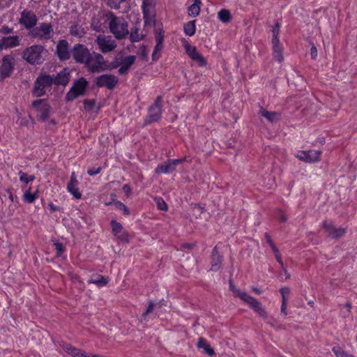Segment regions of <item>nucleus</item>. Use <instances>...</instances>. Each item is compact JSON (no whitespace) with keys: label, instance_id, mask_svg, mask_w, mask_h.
<instances>
[{"label":"nucleus","instance_id":"obj_1","mask_svg":"<svg viewBox=\"0 0 357 357\" xmlns=\"http://www.w3.org/2000/svg\"><path fill=\"white\" fill-rule=\"evenodd\" d=\"M102 18L105 22L109 21V31L116 39H123L129 34L128 24L123 17L108 11L102 14Z\"/></svg>","mask_w":357,"mask_h":357},{"label":"nucleus","instance_id":"obj_2","mask_svg":"<svg viewBox=\"0 0 357 357\" xmlns=\"http://www.w3.org/2000/svg\"><path fill=\"white\" fill-rule=\"evenodd\" d=\"M43 52H47L43 46L34 45L24 50L22 58L31 65H39L45 61Z\"/></svg>","mask_w":357,"mask_h":357},{"label":"nucleus","instance_id":"obj_3","mask_svg":"<svg viewBox=\"0 0 357 357\" xmlns=\"http://www.w3.org/2000/svg\"><path fill=\"white\" fill-rule=\"evenodd\" d=\"M54 33L53 26L51 23L42 22L35 26L29 32L30 36L38 38L40 40H49Z\"/></svg>","mask_w":357,"mask_h":357},{"label":"nucleus","instance_id":"obj_4","mask_svg":"<svg viewBox=\"0 0 357 357\" xmlns=\"http://www.w3.org/2000/svg\"><path fill=\"white\" fill-rule=\"evenodd\" d=\"M91 58L84 64V67L91 73H100L106 69L107 65L102 55L92 52Z\"/></svg>","mask_w":357,"mask_h":357},{"label":"nucleus","instance_id":"obj_5","mask_svg":"<svg viewBox=\"0 0 357 357\" xmlns=\"http://www.w3.org/2000/svg\"><path fill=\"white\" fill-rule=\"evenodd\" d=\"M162 100V96H158L155 98L154 103L149 107L148 114L144 120V126L158 122L161 119L162 107L161 104Z\"/></svg>","mask_w":357,"mask_h":357},{"label":"nucleus","instance_id":"obj_6","mask_svg":"<svg viewBox=\"0 0 357 357\" xmlns=\"http://www.w3.org/2000/svg\"><path fill=\"white\" fill-rule=\"evenodd\" d=\"M73 58L77 63L84 64L91 57L89 49L82 44H76L71 50Z\"/></svg>","mask_w":357,"mask_h":357},{"label":"nucleus","instance_id":"obj_7","mask_svg":"<svg viewBox=\"0 0 357 357\" xmlns=\"http://www.w3.org/2000/svg\"><path fill=\"white\" fill-rule=\"evenodd\" d=\"M18 22L30 31L37 24L38 17L33 11L25 9L21 13Z\"/></svg>","mask_w":357,"mask_h":357},{"label":"nucleus","instance_id":"obj_8","mask_svg":"<svg viewBox=\"0 0 357 357\" xmlns=\"http://www.w3.org/2000/svg\"><path fill=\"white\" fill-rule=\"evenodd\" d=\"M32 106L35 107L38 112V120L43 122L46 121L49 117L51 109V107L47 103L46 100H36L32 102Z\"/></svg>","mask_w":357,"mask_h":357},{"label":"nucleus","instance_id":"obj_9","mask_svg":"<svg viewBox=\"0 0 357 357\" xmlns=\"http://www.w3.org/2000/svg\"><path fill=\"white\" fill-rule=\"evenodd\" d=\"M15 64V59L12 55L4 56L0 66V77L1 79L9 77L13 72Z\"/></svg>","mask_w":357,"mask_h":357},{"label":"nucleus","instance_id":"obj_10","mask_svg":"<svg viewBox=\"0 0 357 357\" xmlns=\"http://www.w3.org/2000/svg\"><path fill=\"white\" fill-rule=\"evenodd\" d=\"M100 50L103 53L110 52L116 47V43L110 36L99 35L96 40Z\"/></svg>","mask_w":357,"mask_h":357},{"label":"nucleus","instance_id":"obj_11","mask_svg":"<svg viewBox=\"0 0 357 357\" xmlns=\"http://www.w3.org/2000/svg\"><path fill=\"white\" fill-rule=\"evenodd\" d=\"M185 158L169 159L158 165L155 169L156 174H169L176 170V167L181 164Z\"/></svg>","mask_w":357,"mask_h":357},{"label":"nucleus","instance_id":"obj_12","mask_svg":"<svg viewBox=\"0 0 357 357\" xmlns=\"http://www.w3.org/2000/svg\"><path fill=\"white\" fill-rule=\"evenodd\" d=\"M322 227L328 234V236L334 239H338L346 234V229L344 228H337L332 222H329L327 220L324 221Z\"/></svg>","mask_w":357,"mask_h":357},{"label":"nucleus","instance_id":"obj_13","mask_svg":"<svg viewBox=\"0 0 357 357\" xmlns=\"http://www.w3.org/2000/svg\"><path fill=\"white\" fill-rule=\"evenodd\" d=\"M321 151L309 150L299 151L296 157L305 162H317L320 160Z\"/></svg>","mask_w":357,"mask_h":357},{"label":"nucleus","instance_id":"obj_14","mask_svg":"<svg viewBox=\"0 0 357 357\" xmlns=\"http://www.w3.org/2000/svg\"><path fill=\"white\" fill-rule=\"evenodd\" d=\"M56 54L60 60L66 61L70 58L71 51H69V45L67 40H61L56 45Z\"/></svg>","mask_w":357,"mask_h":357},{"label":"nucleus","instance_id":"obj_15","mask_svg":"<svg viewBox=\"0 0 357 357\" xmlns=\"http://www.w3.org/2000/svg\"><path fill=\"white\" fill-rule=\"evenodd\" d=\"M118 82V78L112 75H102L97 78L96 84L98 87L112 89Z\"/></svg>","mask_w":357,"mask_h":357},{"label":"nucleus","instance_id":"obj_16","mask_svg":"<svg viewBox=\"0 0 357 357\" xmlns=\"http://www.w3.org/2000/svg\"><path fill=\"white\" fill-rule=\"evenodd\" d=\"M223 256L218 250V246L215 245L211 252V268L210 271L216 272L221 268Z\"/></svg>","mask_w":357,"mask_h":357},{"label":"nucleus","instance_id":"obj_17","mask_svg":"<svg viewBox=\"0 0 357 357\" xmlns=\"http://www.w3.org/2000/svg\"><path fill=\"white\" fill-rule=\"evenodd\" d=\"M54 84V75L41 74L36 81L34 89H43L50 87Z\"/></svg>","mask_w":357,"mask_h":357},{"label":"nucleus","instance_id":"obj_18","mask_svg":"<svg viewBox=\"0 0 357 357\" xmlns=\"http://www.w3.org/2000/svg\"><path fill=\"white\" fill-rule=\"evenodd\" d=\"M112 234L119 239L123 241H128V235L123 231L121 224L114 220L110 222Z\"/></svg>","mask_w":357,"mask_h":357},{"label":"nucleus","instance_id":"obj_19","mask_svg":"<svg viewBox=\"0 0 357 357\" xmlns=\"http://www.w3.org/2000/svg\"><path fill=\"white\" fill-rule=\"evenodd\" d=\"M78 183L79 182L77 179L75 173L73 172L71 174L70 180L68 183L67 190L77 199H79L82 197V193L77 188Z\"/></svg>","mask_w":357,"mask_h":357},{"label":"nucleus","instance_id":"obj_20","mask_svg":"<svg viewBox=\"0 0 357 357\" xmlns=\"http://www.w3.org/2000/svg\"><path fill=\"white\" fill-rule=\"evenodd\" d=\"M70 71L65 68L58 73L56 76L54 75V84L66 86L70 81Z\"/></svg>","mask_w":357,"mask_h":357},{"label":"nucleus","instance_id":"obj_21","mask_svg":"<svg viewBox=\"0 0 357 357\" xmlns=\"http://www.w3.org/2000/svg\"><path fill=\"white\" fill-rule=\"evenodd\" d=\"M2 50L15 47L20 45V38L18 36H4L1 38Z\"/></svg>","mask_w":357,"mask_h":357},{"label":"nucleus","instance_id":"obj_22","mask_svg":"<svg viewBox=\"0 0 357 357\" xmlns=\"http://www.w3.org/2000/svg\"><path fill=\"white\" fill-rule=\"evenodd\" d=\"M135 56L130 55L124 57L121 62V66L119 69V73L120 75L126 74L130 67L134 63L135 61Z\"/></svg>","mask_w":357,"mask_h":357},{"label":"nucleus","instance_id":"obj_23","mask_svg":"<svg viewBox=\"0 0 357 357\" xmlns=\"http://www.w3.org/2000/svg\"><path fill=\"white\" fill-rule=\"evenodd\" d=\"M273 44V56L274 59L278 62H282L284 59L283 57V47L280 42L272 43Z\"/></svg>","mask_w":357,"mask_h":357},{"label":"nucleus","instance_id":"obj_24","mask_svg":"<svg viewBox=\"0 0 357 357\" xmlns=\"http://www.w3.org/2000/svg\"><path fill=\"white\" fill-rule=\"evenodd\" d=\"M197 347L204 349L205 353L210 356H213L215 354L213 349L211 347L210 344L203 337H200L198 340Z\"/></svg>","mask_w":357,"mask_h":357},{"label":"nucleus","instance_id":"obj_25","mask_svg":"<svg viewBox=\"0 0 357 357\" xmlns=\"http://www.w3.org/2000/svg\"><path fill=\"white\" fill-rule=\"evenodd\" d=\"M259 114L261 116H262L264 118H266L270 122H273L279 116V114L278 113L272 112H268V111L266 110L265 109H264L262 107H260V109H259Z\"/></svg>","mask_w":357,"mask_h":357},{"label":"nucleus","instance_id":"obj_26","mask_svg":"<svg viewBox=\"0 0 357 357\" xmlns=\"http://www.w3.org/2000/svg\"><path fill=\"white\" fill-rule=\"evenodd\" d=\"M201 0H195L193 4L188 8L189 15L196 17L199 14Z\"/></svg>","mask_w":357,"mask_h":357},{"label":"nucleus","instance_id":"obj_27","mask_svg":"<svg viewBox=\"0 0 357 357\" xmlns=\"http://www.w3.org/2000/svg\"><path fill=\"white\" fill-rule=\"evenodd\" d=\"M102 17V15L100 17V18L93 17L91 20V28L93 29V30L97 32L104 31V28H105V26L101 22V20H103Z\"/></svg>","mask_w":357,"mask_h":357},{"label":"nucleus","instance_id":"obj_28","mask_svg":"<svg viewBox=\"0 0 357 357\" xmlns=\"http://www.w3.org/2000/svg\"><path fill=\"white\" fill-rule=\"evenodd\" d=\"M183 30L187 36H192L195 33V20L188 22L184 25Z\"/></svg>","mask_w":357,"mask_h":357},{"label":"nucleus","instance_id":"obj_29","mask_svg":"<svg viewBox=\"0 0 357 357\" xmlns=\"http://www.w3.org/2000/svg\"><path fill=\"white\" fill-rule=\"evenodd\" d=\"M23 197L24 202L29 204H32L38 198V191L36 190L35 192L31 193V189L29 188L24 192Z\"/></svg>","mask_w":357,"mask_h":357},{"label":"nucleus","instance_id":"obj_30","mask_svg":"<svg viewBox=\"0 0 357 357\" xmlns=\"http://www.w3.org/2000/svg\"><path fill=\"white\" fill-rule=\"evenodd\" d=\"M88 85V82L84 77H81L77 80H75L70 88V89H86Z\"/></svg>","mask_w":357,"mask_h":357},{"label":"nucleus","instance_id":"obj_31","mask_svg":"<svg viewBox=\"0 0 357 357\" xmlns=\"http://www.w3.org/2000/svg\"><path fill=\"white\" fill-rule=\"evenodd\" d=\"M219 20L224 23H227L231 20V16L229 10L221 9L218 12Z\"/></svg>","mask_w":357,"mask_h":357},{"label":"nucleus","instance_id":"obj_32","mask_svg":"<svg viewBox=\"0 0 357 357\" xmlns=\"http://www.w3.org/2000/svg\"><path fill=\"white\" fill-rule=\"evenodd\" d=\"M250 307L255 311H256L257 313H259L260 316H261V317L267 316L266 312L261 307L260 303L257 299H255V301L252 304H250Z\"/></svg>","mask_w":357,"mask_h":357},{"label":"nucleus","instance_id":"obj_33","mask_svg":"<svg viewBox=\"0 0 357 357\" xmlns=\"http://www.w3.org/2000/svg\"><path fill=\"white\" fill-rule=\"evenodd\" d=\"M85 91H68L66 97V100L72 101L80 96H84L85 94Z\"/></svg>","mask_w":357,"mask_h":357},{"label":"nucleus","instance_id":"obj_34","mask_svg":"<svg viewBox=\"0 0 357 357\" xmlns=\"http://www.w3.org/2000/svg\"><path fill=\"white\" fill-rule=\"evenodd\" d=\"M91 282L96 284L98 287H104L108 283V279L107 278L99 275L96 279L91 280Z\"/></svg>","mask_w":357,"mask_h":357},{"label":"nucleus","instance_id":"obj_35","mask_svg":"<svg viewBox=\"0 0 357 357\" xmlns=\"http://www.w3.org/2000/svg\"><path fill=\"white\" fill-rule=\"evenodd\" d=\"M143 38V35L139 33V29H135L134 31H131V33L130 34V40L131 42H138L141 40Z\"/></svg>","mask_w":357,"mask_h":357},{"label":"nucleus","instance_id":"obj_36","mask_svg":"<svg viewBox=\"0 0 357 357\" xmlns=\"http://www.w3.org/2000/svg\"><path fill=\"white\" fill-rule=\"evenodd\" d=\"M128 0H107V6L112 9L118 10L121 7V3Z\"/></svg>","mask_w":357,"mask_h":357},{"label":"nucleus","instance_id":"obj_37","mask_svg":"<svg viewBox=\"0 0 357 357\" xmlns=\"http://www.w3.org/2000/svg\"><path fill=\"white\" fill-rule=\"evenodd\" d=\"M96 105V101L95 99L84 100V109H86L88 112H91Z\"/></svg>","mask_w":357,"mask_h":357},{"label":"nucleus","instance_id":"obj_38","mask_svg":"<svg viewBox=\"0 0 357 357\" xmlns=\"http://www.w3.org/2000/svg\"><path fill=\"white\" fill-rule=\"evenodd\" d=\"M272 33H273L272 43H277L278 42H280V39H279L280 24H279V23H276L275 25L273 27Z\"/></svg>","mask_w":357,"mask_h":357},{"label":"nucleus","instance_id":"obj_39","mask_svg":"<svg viewBox=\"0 0 357 357\" xmlns=\"http://www.w3.org/2000/svg\"><path fill=\"white\" fill-rule=\"evenodd\" d=\"M185 50H186V53L188 54V55L192 60L199 54V52L197 51L196 47H192L190 45H185Z\"/></svg>","mask_w":357,"mask_h":357},{"label":"nucleus","instance_id":"obj_40","mask_svg":"<svg viewBox=\"0 0 357 357\" xmlns=\"http://www.w3.org/2000/svg\"><path fill=\"white\" fill-rule=\"evenodd\" d=\"M56 251V257H60L65 251V247L62 243L56 242L54 243Z\"/></svg>","mask_w":357,"mask_h":357},{"label":"nucleus","instance_id":"obj_41","mask_svg":"<svg viewBox=\"0 0 357 357\" xmlns=\"http://www.w3.org/2000/svg\"><path fill=\"white\" fill-rule=\"evenodd\" d=\"M155 200L159 209L162 211L167 210V205L162 197H155Z\"/></svg>","mask_w":357,"mask_h":357},{"label":"nucleus","instance_id":"obj_42","mask_svg":"<svg viewBox=\"0 0 357 357\" xmlns=\"http://www.w3.org/2000/svg\"><path fill=\"white\" fill-rule=\"evenodd\" d=\"M332 350L337 357H346L347 355L340 347H333Z\"/></svg>","mask_w":357,"mask_h":357},{"label":"nucleus","instance_id":"obj_43","mask_svg":"<svg viewBox=\"0 0 357 357\" xmlns=\"http://www.w3.org/2000/svg\"><path fill=\"white\" fill-rule=\"evenodd\" d=\"M114 204L117 208L122 210L123 211L124 215H130V211L125 204H123L121 202H116L114 203Z\"/></svg>","mask_w":357,"mask_h":357},{"label":"nucleus","instance_id":"obj_44","mask_svg":"<svg viewBox=\"0 0 357 357\" xmlns=\"http://www.w3.org/2000/svg\"><path fill=\"white\" fill-rule=\"evenodd\" d=\"M155 306V303L154 301H149L148 302V306H147V308L146 310V311L142 313V317H146L149 314H150L151 312H152L153 311V309Z\"/></svg>","mask_w":357,"mask_h":357},{"label":"nucleus","instance_id":"obj_45","mask_svg":"<svg viewBox=\"0 0 357 357\" xmlns=\"http://www.w3.org/2000/svg\"><path fill=\"white\" fill-rule=\"evenodd\" d=\"M155 39L156 43L162 44L164 40V35L162 31L155 30Z\"/></svg>","mask_w":357,"mask_h":357},{"label":"nucleus","instance_id":"obj_46","mask_svg":"<svg viewBox=\"0 0 357 357\" xmlns=\"http://www.w3.org/2000/svg\"><path fill=\"white\" fill-rule=\"evenodd\" d=\"M193 61L197 62V63L200 66H205L206 65V59L199 53L195 57Z\"/></svg>","mask_w":357,"mask_h":357},{"label":"nucleus","instance_id":"obj_47","mask_svg":"<svg viewBox=\"0 0 357 357\" xmlns=\"http://www.w3.org/2000/svg\"><path fill=\"white\" fill-rule=\"evenodd\" d=\"M280 292L282 297V301H287V296H289V294L290 293V289L288 287H282L280 289Z\"/></svg>","mask_w":357,"mask_h":357},{"label":"nucleus","instance_id":"obj_48","mask_svg":"<svg viewBox=\"0 0 357 357\" xmlns=\"http://www.w3.org/2000/svg\"><path fill=\"white\" fill-rule=\"evenodd\" d=\"M102 168L100 167H93V168H90L87 170V174L89 175V176H95L98 174H99L101 171Z\"/></svg>","mask_w":357,"mask_h":357},{"label":"nucleus","instance_id":"obj_49","mask_svg":"<svg viewBox=\"0 0 357 357\" xmlns=\"http://www.w3.org/2000/svg\"><path fill=\"white\" fill-rule=\"evenodd\" d=\"M162 47H163L162 44L156 43L155 46L154 47V50H153V52L152 54L153 59H156V54H157V53L158 52L161 51ZM158 58V56L157 57V59Z\"/></svg>","mask_w":357,"mask_h":357},{"label":"nucleus","instance_id":"obj_50","mask_svg":"<svg viewBox=\"0 0 357 357\" xmlns=\"http://www.w3.org/2000/svg\"><path fill=\"white\" fill-rule=\"evenodd\" d=\"M13 32V28H10L8 27V26H3L1 29H0V33H2V34H4V35H7V34H9V33H11Z\"/></svg>","mask_w":357,"mask_h":357},{"label":"nucleus","instance_id":"obj_51","mask_svg":"<svg viewBox=\"0 0 357 357\" xmlns=\"http://www.w3.org/2000/svg\"><path fill=\"white\" fill-rule=\"evenodd\" d=\"M18 174L20 175V181L21 182H23V183H29L28 176H27V174L26 173H24L22 170H20Z\"/></svg>","mask_w":357,"mask_h":357},{"label":"nucleus","instance_id":"obj_52","mask_svg":"<svg viewBox=\"0 0 357 357\" xmlns=\"http://www.w3.org/2000/svg\"><path fill=\"white\" fill-rule=\"evenodd\" d=\"M236 291L238 292V296L243 301H245L247 299H251V296L248 295L247 293L240 292L239 291Z\"/></svg>","mask_w":357,"mask_h":357},{"label":"nucleus","instance_id":"obj_53","mask_svg":"<svg viewBox=\"0 0 357 357\" xmlns=\"http://www.w3.org/2000/svg\"><path fill=\"white\" fill-rule=\"evenodd\" d=\"M278 216L282 222H285L288 219L287 216L281 210L278 211Z\"/></svg>","mask_w":357,"mask_h":357},{"label":"nucleus","instance_id":"obj_54","mask_svg":"<svg viewBox=\"0 0 357 357\" xmlns=\"http://www.w3.org/2000/svg\"><path fill=\"white\" fill-rule=\"evenodd\" d=\"M75 348V347H73L72 345L69 344H63V349L68 353V354H70L72 352V350Z\"/></svg>","mask_w":357,"mask_h":357},{"label":"nucleus","instance_id":"obj_55","mask_svg":"<svg viewBox=\"0 0 357 357\" xmlns=\"http://www.w3.org/2000/svg\"><path fill=\"white\" fill-rule=\"evenodd\" d=\"M310 54H311L312 59H316V58L317 57V49L314 45H313L311 47Z\"/></svg>","mask_w":357,"mask_h":357},{"label":"nucleus","instance_id":"obj_56","mask_svg":"<svg viewBox=\"0 0 357 357\" xmlns=\"http://www.w3.org/2000/svg\"><path fill=\"white\" fill-rule=\"evenodd\" d=\"M93 354L87 353L86 351L79 350V354H77V356L76 357H91L92 356Z\"/></svg>","mask_w":357,"mask_h":357},{"label":"nucleus","instance_id":"obj_57","mask_svg":"<svg viewBox=\"0 0 357 357\" xmlns=\"http://www.w3.org/2000/svg\"><path fill=\"white\" fill-rule=\"evenodd\" d=\"M264 236H265V238H266L267 243L270 245V247H272L275 245L273 241H272L270 235L268 233H265Z\"/></svg>","mask_w":357,"mask_h":357},{"label":"nucleus","instance_id":"obj_58","mask_svg":"<svg viewBox=\"0 0 357 357\" xmlns=\"http://www.w3.org/2000/svg\"><path fill=\"white\" fill-rule=\"evenodd\" d=\"M287 301H282V305H281V312L284 314V315H287Z\"/></svg>","mask_w":357,"mask_h":357},{"label":"nucleus","instance_id":"obj_59","mask_svg":"<svg viewBox=\"0 0 357 357\" xmlns=\"http://www.w3.org/2000/svg\"><path fill=\"white\" fill-rule=\"evenodd\" d=\"M275 257L277 261L280 264V267L282 268H284V264H283V261L282 260V257H281L280 253L275 255Z\"/></svg>","mask_w":357,"mask_h":357},{"label":"nucleus","instance_id":"obj_60","mask_svg":"<svg viewBox=\"0 0 357 357\" xmlns=\"http://www.w3.org/2000/svg\"><path fill=\"white\" fill-rule=\"evenodd\" d=\"M122 189H123V191L126 193V195L127 196H128V195H129V194H130V192H131V188H130V187L129 186V185H128V184H125V185H123V186Z\"/></svg>","mask_w":357,"mask_h":357},{"label":"nucleus","instance_id":"obj_61","mask_svg":"<svg viewBox=\"0 0 357 357\" xmlns=\"http://www.w3.org/2000/svg\"><path fill=\"white\" fill-rule=\"evenodd\" d=\"M49 208L50 210L52 211V212H54V211H59L60 210V208L57 206H55L54 204L52 203H50L49 204Z\"/></svg>","mask_w":357,"mask_h":357},{"label":"nucleus","instance_id":"obj_62","mask_svg":"<svg viewBox=\"0 0 357 357\" xmlns=\"http://www.w3.org/2000/svg\"><path fill=\"white\" fill-rule=\"evenodd\" d=\"M45 91H33V96L34 97H40L45 95Z\"/></svg>","mask_w":357,"mask_h":357},{"label":"nucleus","instance_id":"obj_63","mask_svg":"<svg viewBox=\"0 0 357 357\" xmlns=\"http://www.w3.org/2000/svg\"><path fill=\"white\" fill-rule=\"evenodd\" d=\"M195 246V243H183L182 245V248H186V249H188V250L192 249Z\"/></svg>","mask_w":357,"mask_h":357},{"label":"nucleus","instance_id":"obj_64","mask_svg":"<svg viewBox=\"0 0 357 357\" xmlns=\"http://www.w3.org/2000/svg\"><path fill=\"white\" fill-rule=\"evenodd\" d=\"M79 349H77L75 347L70 355H71L73 357H76L77 356V354H79Z\"/></svg>","mask_w":357,"mask_h":357}]
</instances>
